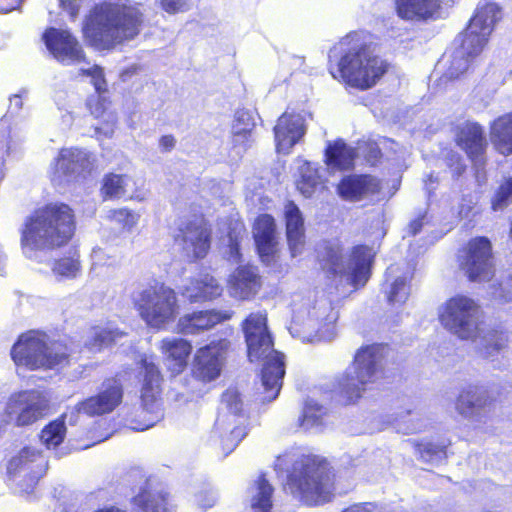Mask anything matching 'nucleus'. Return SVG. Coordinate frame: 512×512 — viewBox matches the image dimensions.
Returning <instances> with one entry per match:
<instances>
[{"label": "nucleus", "instance_id": "nucleus-1", "mask_svg": "<svg viewBox=\"0 0 512 512\" xmlns=\"http://www.w3.org/2000/svg\"><path fill=\"white\" fill-rule=\"evenodd\" d=\"M389 67L388 61L375 53L356 32L341 38L328 55L327 68L332 78L345 88L358 91L375 87Z\"/></svg>", "mask_w": 512, "mask_h": 512}, {"label": "nucleus", "instance_id": "nucleus-2", "mask_svg": "<svg viewBox=\"0 0 512 512\" xmlns=\"http://www.w3.org/2000/svg\"><path fill=\"white\" fill-rule=\"evenodd\" d=\"M144 23V14L138 5L129 0H108L92 7L81 31L89 46L109 51L137 37Z\"/></svg>", "mask_w": 512, "mask_h": 512}, {"label": "nucleus", "instance_id": "nucleus-3", "mask_svg": "<svg viewBox=\"0 0 512 512\" xmlns=\"http://www.w3.org/2000/svg\"><path fill=\"white\" fill-rule=\"evenodd\" d=\"M76 215L64 202H49L35 208L20 230L22 249L51 251L66 246L75 236Z\"/></svg>", "mask_w": 512, "mask_h": 512}, {"label": "nucleus", "instance_id": "nucleus-4", "mask_svg": "<svg viewBox=\"0 0 512 512\" xmlns=\"http://www.w3.org/2000/svg\"><path fill=\"white\" fill-rule=\"evenodd\" d=\"M267 322L265 312H252L241 323L249 360H264L261 370L263 402H271L277 398L285 375L284 355L273 349L274 342Z\"/></svg>", "mask_w": 512, "mask_h": 512}, {"label": "nucleus", "instance_id": "nucleus-5", "mask_svg": "<svg viewBox=\"0 0 512 512\" xmlns=\"http://www.w3.org/2000/svg\"><path fill=\"white\" fill-rule=\"evenodd\" d=\"M335 484L336 474L326 458L303 454L288 470L285 488L302 504L319 506L334 498Z\"/></svg>", "mask_w": 512, "mask_h": 512}, {"label": "nucleus", "instance_id": "nucleus-6", "mask_svg": "<svg viewBox=\"0 0 512 512\" xmlns=\"http://www.w3.org/2000/svg\"><path fill=\"white\" fill-rule=\"evenodd\" d=\"M385 346L383 343H372L356 350L351 363L353 374L345 371L333 384L339 404L347 406L357 403L365 392L372 390L385 378Z\"/></svg>", "mask_w": 512, "mask_h": 512}, {"label": "nucleus", "instance_id": "nucleus-7", "mask_svg": "<svg viewBox=\"0 0 512 512\" xmlns=\"http://www.w3.org/2000/svg\"><path fill=\"white\" fill-rule=\"evenodd\" d=\"M135 310L150 328L166 329L180 312L177 292L164 282L155 281L138 292L133 299Z\"/></svg>", "mask_w": 512, "mask_h": 512}, {"label": "nucleus", "instance_id": "nucleus-8", "mask_svg": "<svg viewBox=\"0 0 512 512\" xmlns=\"http://www.w3.org/2000/svg\"><path fill=\"white\" fill-rule=\"evenodd\" d=\"M478 303L465 295L449 298L438 314L440 323L452 334L463 340L476 337L478 333Z\"/></svg>", "mask_w": 512, "mask_h": 512}, {"label": "nucleus", "instance_id": "nucleus-9", "mask_svg": "<svg viewBox=\"0 0 512 512\" xmlns=\"http://www.w3.org/2000/svg\"><path fill=\"white\" fill-rule=\"evenodd\" d=\"M493 260L492 243L486 236L469 239L456 255L459 270L470 282L489 280L493 274Z\"/></svg>", "mask_w": 512, "mask_h": 512}, {"label": "nucleus", "instance_id": "nucleus-10", "mask_svg": "<svg viewBox=\"0 0 512 512\" xmlns=\"http://www.w3.org/2000/svg\"><path fill=\"white\" fill-rule=\"evenodd\" d=\"M47 397L40 391L22 390L12 393L4 409L5 422L16 427L30 426L49 413Z\"/></svg>", "mask_w": 512, "mask_h": 512}, {"label": "nucleus", "instance_id": "nucleus-11", "mask_svg": "<svg viewBox=\"0 0 512 512\" xmlns=\"http://www.w3.org/2000/svg\"><path fill=\"white\" fill-rule=\"evenodd\" d=\"M212 241V225L203 214H197L182 223L174 236V242L180 245L183 256L189 262L206 258L211 250Z\"/></svg>", "mask_w": 512, "mask_h": 512}, {"label": "nucleus", "instance_id": "nucleus-12", "mask_svg": "<svg viewBox=\"0 0 512 512\" xmlns=\"http://www.w3.org/2000/svg\"><path fill=\"white\" fill-rule=\"evenodd\" d=\"M141 375V413L148 414V423L139 425L138 430L152 427L161 417L160 400L162 393L163 375L154 357L143 355L139 360Z\"/></svg>", "mask_w": 512, "mask_h": 512}, {"label": "nucleus", "instance_id": "nucleus-13", "mask_svg": "<svg viewBox=\"0 0 512 512\" xmlns=\"http://www.w3.org/2000/svg\"><path fill=\"white\" fill-rule=\"evenodd\" d=\"M123 399L124 385L121 379L110 376L101 382L94 395L77 402L75 410L90 417L103 416L115 411Z\"/></svg>", "mask_w": 512, "mask_h": 512}, {"label": "nucleus", "instance_id": "nucleus-14", "mask_svg": "<svg viewBox=\"0 0 512 512\" xmlns=\"http://www.w3.org/2000/svg\"><path fill=\"white\" fill-rule=\"evenodd\" d=\"M230 346L229 339L219 338L199 347L192 361V377L204 384L217 379L221 374L223 360Z\"/></svg>", "mask_w": 512, "mask_h": 512}, {"label": "nucleus", "instance_id": "nucleus-15", "mask_svg": "<svg viewBox=\"0 0 512 512\" xmlns=\"http://www.w3.org/2000/svg\"><path fill=\"white\" fill-rule=\"evenodd\" d=\"M42 40L50 54L61 64L88 63L83 46L70 30L48 27L42 34Z\"/></svg>", "mask_w": 512, "mask_h": 512}, {"label": "nucleus", "instance_id": "nucleus-16", "mask_svg": "<svg viewBox=\"0 0 512 512\" xmlns=\"http://www.w3.org/2000/svg\"><path fill=\"white\" fill-rule=\"evenodd\" d=\"M454 143L474 166L486 164L488 140L484 127L475 121H466L454 129Z\"/></svg>", "mask_w": 512, "mask_h": 512}, {"label": "nucleus", "instance_id": "nucleus-17", "mask_svg": "<svg viewBox=\"0 0 512 512\" xmlns=\"http://www.w3.org/2000/svg\"><path fill=\"white\" fill-rule=\"evenodd\" d=\"M496 398L490 390L480 384L463 387L454 401L456 412L464 419L480 420L494 405Z\"/></svg>", "mask_w": 512, "mask_h": 512}, {"label": "nucleus", "instance_id": "nucleus-18", "mask_svg": "<svg viewBox=\"0 0 512 512\" xmlns=\"http://www.w3.org/2000/svg\"><path fill=\"white\" fill-rule=\"evenodd\" d=\"M45 347V332L29 330L20 334L13 344L10 356L17 366L28 370H40V364Z\"/></svg>", "mask_w": 512, "mask_h": 512}, {"label": "nucleus", "instance_id": "nucleus-19", "mask_svg": "<svg viewBox=\"0 0 512 512\" xmlns=\"http://www.w3.org/2000/svg\"><path fill=\"white\" fill-rule=\"evenodd\" d=\"M232 310L203 309L185 313L177 320L175 330L181 335H199L213 329L216 325L230 320Z\"/></svg>", "mask_w": 512, "mask_h": 512}, {"label": "nucleus", "instance_id": "nucleus-20", "mask_svg": "<svg viewBox=\"0 0 512 512\" xmlns=\"http://www.w3.org/2000/svg\"><path fill=\"white\" fill-rule=\"evenodd\" d=\"M90 157L79 148H61L52 164V173L56 179L67 182L84 178L90 172Z\"/></svg>", "mask_w": 512, "mask_h": 512}, {"label": "nucleus", "instance_id": "nucleus-21", "mask_svg": "<svg viewBox=\"0 0 512 512\" xmlns=\"http://www.w3.org/2000/svg\"><path fill=\"white\" fill-rule=\"evenodd\" d=\"M256 251L262 262L272 261L278 252L277 225L270 214H259L252 225Z\"/></svg>", "mask_w": 512, "mask_h": 512}, {"label": "nucleus", "instance_id": "nucleus-22", "mask_svg": "<svg viewBox=\"0 0 512 512\" xmlns=\"http://www.w3.org/2000/svg\"><path fill=\"white\" fill-rule=\"evenodd\" d=\"M262 287L258 267L252 264L239 265L230 274L227 288L231 297L246 301L254 298Z\"/></svg>", "mask_w": 512, "mask_h": 512}, {"label": "nucleus", "instance_id": "nucleus-23", "mask_svg": "<svg viewBox=\"0 0 512 512\" xmlns=\"http://www.w3.org/2000/svg\"><path fill=\"white\" fill-rule=\"evenodd\" d=\"M396 15L404 21L428 22L442 13V0H394Z\"/></svg>", "mask_w": 512, "mask_h": 512}, {"label": "nucleus", "instance_id": "nucleus-24", "mask_svg": "<svg viewBox=\"0 0 512 512\" xmlns=\"http://www.w3.org/2000/svg\"><path fill=\"white\" fill-rule=\"evenodd\" d=\"M381 190V181L370 174L347 175L337 184L338 195L348 201H359L368 194H379Z\"/></svg>", "mask_w": 512, "mask_h": 512}, {"label": "nucleus", "instance_id": "nucleus-25", "mask_svg": "<svg viewBox=\"0 0 512 512\" xmlns=\"http://www.w3.org/2000/svg\"><path fill=\"white\" fill-rule=\"evenodd\" d=\"M221 402L235 416L245 419L244 422L230 430L229 434L221 438V449L225 455L231 453L241 440L247 435V417L242 414L243 402L240 393L235 389H227L221 395Z\"/></svg>", "mask_w": 512, "mask_h": 512}, {"label": "nucleus", "instance_id": "nucleus-26", "mask_svg": "<svg viewBox=\"0 0 512 512\" xmlns=\"http://www.w3.org/2000/svg\"><path fill=\"white\" fill-rule=\"evenodd\" d=\"M273 131L277 148L291 149L306 133L305 120L299 113L285 111L279 116Z\"/></svg>", "mask_w": 512, "mask_h": 512}, {"label": "nucleus", "instance_id": "nucleus-27", "mask_svg": "<svg viewBox=\"0 0 512 512\" xmlns=\"http://www.w3.org/2000/svg\"><path fill=\"white\" fill-rule=\"evenodd\" d=\"M284 221L287 244L293 257L304 250L306 244L304 217L297 204L288 200L284 205Z\"/></svg>", "mask_w": 512, "mask_h": 512}, {"label": "nucleus", "instance_id": "nucleus-28", "mask_svg": "<svg viewBox=\"0 0 512 512\" xmlns=\"http://www.w3.org/2000/svg\"><path fill=\"white\" fill-rule=\"evenodd\" d=\"M490 34L467 23L464 29L455 37V57L466 63L479 56L487 46Z\"/></svg>", "mask_w": 512, "mask_h": 512}, {"label": "nucleus", "instance_id": "nucleus-29", "mask_svg": "<svg viewBox=\"0 0 512 512\" xmlns=\"http://www.w3.org/2000/svg\"><path fill=\"white\" fill-rule=\"evenodd\" d=\"M160 351L171 374L179 375L187 367L188 358L192 352V344L184 338L166 337L160 342Z\"/></svg>", "mask_w": 512, "mask_h": 512}, {"label": "nucleus", "instance_id": "nucleus-30", "mask_svg": "<svg viewBox=\"0 0 512 512\" xmlns=\"http://www.w3.org/2000/svg\"><path fill=\"white\" fill-rule=\"evenodd\" d=\"M374 255L371 248L365 244H358L352 247L349 254V283L355 290L363 288L371 277V269Z\"/></svg>", "mask_w": 512, "mask_h": 512}, {"label": "nucleus", "instance_id": "nucleus-31", "mask_svg": "<svg viewBox=\"0 0 512 512\" xmlns=\"http://www.w3.org/2000/svg\"><path fill=\"white\" fill-rule=\"evenodd\" d=\"M190 303L211 302L223 294V286L211 274L204 273L190 279L183 292Z\"/></svg>", "mask_w": 512, "mask_h": 512}, {"label": "nucleus", "instance_id": "nucleus-32", "mask_svg": "<svg viewBox=\"0 0 512 512\" xmlns=\"http://www.w3.org/2000/svg\"><path fill=\"white\" fill-rule=\"evenodd\" d=\"M43 350L40 370H52L67 366L70 363L71 349L64 340L51 339L45 333V347Z\"/></svg>", "mask_w": 512, "mask_h": 512}, {"label": "nucleus", "instance_id": "nucleus-33", "mask_svg": "<svg viewBox=\"0 0 512 512\" xmlns=\"http://www.w3.org/2000/svg\"><path fill=\"white\" fill-rule=\"evenodd\" d=\"M356 157V150L342 139L328 143L325 148V163L340 171L352 169Z\"/></svg>", "mask_w": 512, "mask_h": 512}, {"label": "nucleus", "instance_id": "nucleus-34", "mask_svg": "<svg viewBox=\"0 0 512 512\" xmlns=\"http://www.w3.org/2000/svg\"><path fill=\"white\" fill-rule=\"evenodd\" d=\"M490 139L500 154H512V112L500 115L491 123Z\"/></svg>", "mask_w": 512, "mask_h": 512}, {"label": "nucleus", "instance_id": "nucleus-35", "mask_svg": "<svg viewBox=\"0 0 512 512\" xmlns=\"http://www.w3.org/2000/svg\"><path fill=\"white\" fill-rule=\"evenodd\" d=\"M502 19V8L495 2L479 3L467 23L488 34H492L496 24Z\"/></svg>", "mask_w": 512, "mask_h": 512}, {"label": "nucleus", "instance_id": "nucleus-36", "mask_svg": "<svg viewBox=\"0 0 512 512\" xmlns=\"http://www.w3.org/2000/svg\"><path fill=\"white\" fill-rule=\"evenodd\" d=\"M44 464V457L40 450L24 447L9 460L7 470L10 474H16L20 471L35 473L42 470Z\"/></svg>", "mask_w": 512, "mask_h": 512}, {"label": "nucleus", "instance_id": "nucleus-37", "mask_svg": "<svg viewBox=\"0 0 512 512\" xmlns=\"http://www.w3.org/2000/svg\"><path fill=\"white\" fill-rule=\"evenodd\" d=\"M53 274L60 279H74L82 270L80 253L77 249H71L66 254L56 258L51 266Z\"/></svg>", "mask_w": 512, "mask_h": 512}, {"label": "nucleus", "instance_id": "nucleus-38", "mask_svg": "<svg viewBox=\"0 0 512 512\" xmlns=\"http://www.w3.org/2000/svg\"><path fill=\"white\" fill-rule=\"evenodd\" d=\"M253 489L255 493L251 498V507L254 512H271L274 488L265 473H260L257 476Z\"/></svg>", "mask_w": 512, "mask_h": 512}, {"label": "nucleus", "instance_id": "nucleus-39", "mask_svg": "<svg viewBox=\"0 0 512 512\" xmlns=\"http://www.w3.org/2000/svg\"><path fill=\"white\" fill-rule=\"evenodd\" d=\"M65 417V414L60 415L46 424L40 431V441L47 449L57 448L64 442L67 432Z\"/></svg>", "mask_w": 512, "mask_h": 512}, {"label": "nucleus", "instance_id": "nucleus-40", "mask_svg": "<svg viewBox=\"0 0 512 512\" xmlns=\"http://www.w3.org/2000/svg\"><path fill=\"white\" fill-rule=\"evenodd\" d=\"M329 417V411L315 400L305 401L303 411L299 417V423L306 429L325 426Z\"/></svg>", "mask_w": 512, "mask_h": 512}, {"label": "nucleus", "instance_id": "nucleus-41", "mask_svg": "<svg viewBox=\"0 0 512 512\" xmlns=\"http://www.w3.org/2000/svg\"><path fill=\"white\" fill-rule=\"evenodd\" d=\"M344 249L340 244L328 243L324 247L322 267L326 270L328 277H336L345 273Z\"/></svg>", "mask_w": 512, "mask_h": 512}, {"label": "nucleus", "instance_id": "nucleus-42", "mask_svg": "<svg viewBox=\"0 0 512 512\" xmlns=\"http://www.w3.org/2000/svg\"><path fill=\"white\" fill-rule=\"evenodd\" d=\"M125 335L126 333L118 328L94 327L93 333L87 342V347L93 351H101L113 346L118 339Z\"/></svg>", "mask_w": 512, "mask_h": 512}, {"label": "nucleus", "instance_id": "nucleus-43", "mask_svg": "<svg viewBox=\"0 0 512 512\" xmlns=\"http://www.w3.org/2000/svg\"><path fill=\"white\" fill-rule=\"evenodd\" d=\"M110 105L111 101L107 97L97 94L89 95L85 102V106L93 118L101 120L103 123L114 124L116 115L110 110Z\"/></svg>", "mask_w": 512, "mask_h": 512}, {"label": "nucleus", "instance_id": "nucleus-44", "mask_svg": "<svg viewBox=\"0 0 512 512\" xmlns=\"http://www.w3.org/2000/svg\"><path fill=\"white\" fill-rule=\"evenodd\" d=\"M320 184V175L316 168L311 167L309 163H305L300 167L296 188L304 197H312Z\"/></svg>", "mask_w": 512, "mask_h": 512}, {"label": "nucleus", "instance_id": "nucleus-45", "mask_svg": "<svg viewBox=\"0 0 512 512\" xmlns=\"http://www.w3.org/2000/svg\"><path fill=\"white\" fill-rule=\"evenodd\" d=\"M411 443L419 457L425 462L446 459L447 448L450 445V442L436 443L432 441L418 440H414Z\"/></svg>", "mask_w": 512, "mask_h": 512}, {"label": "nucleus", "instance_id": "nucleus-46", "mask_svg": "<svg viewBox=\"0 0 512 512\" xmlns=\"http://www.w3.org/2000/svg\"><path fill=\"white\" fill-rule=\"evenodd\" d=\"M126 193V176L107 173L103 176L100 194L103 200L117 199Z\"/></svg>", "mask_w": 512, "mask_h": 512}, {"label": "nucleus", "instance_id": "nucleus-47", "mask_svg": "<svg viewBox=\"0 0 512 512\" xmlns=\"http://www.w3.org/2000/svg\"><path fill=\"white\" fill-rule=\"evenodd\" d=\"M411 276L404 274L396 277L391 283L389 290L386 292L387 301L390 304H403L406 302L410 291Z\"/></svg>", "mask_w": 512, "mask_h": 512}, {"label": "nucleus", "instance_id": "nucleus-48", "mask_svg": "<svg viewBox=\"0 0 512 512\" xmlns=\"http://www.w3.org/2000/svg\"><path fill=\"white\" fill-rule=\"evenodd\" d=\"M509 345V331L503 326L491 328L485 336V349L487 353L500 352Z\"/></svg>", "mask_w": 512, "mask_h": 512}, {"label": "nucleus", "instance_id": "nucleus-49", "mask_svg": "<svg viewBox=\"0 0 512 512\" xmlns=\"http://www.w3.org/2000/svg\"><path fill=\"white\" fill-rule=\"evenodd\" d=\"M131 504L135 512H160L157 499L145 488L131 499Z\"/></svg>", "mask_w": 512, "mask_h": 512}, {"label": "nucleus", "instance_id": "nucleus-50", "mask_svg": "<svg viewBox=\"0 0 512 512\" xmlns=\"http://www.w3.org/2000/svg\"><path fill=\"white\" fill-rule=\"evenodd\" d=\"M255 127L251 116L248 112H237L235 116V123L233 125V135L246 142L250 139L252 131Z\"/></svg>", "mask_w": 512, "mask_h": 512}, {"label": "nucleus", "instance_id": "nucleus-51", "mask_svg": "<svg viewBox=\"0 0 512 512\" xmlns=\"http://www.w3.org/2000/svg\"><path fill=\"white\" fill-rule=\"evenodd\" d=\"M107 218L124 229L132 228L138 221V215L126 207L109 210Z\"/></svg>", "mask_w": 512, "mask_h": 512}, {"label": "nucleus", "instance_id": "nucleus-52", "mask_svg": "<svg viewBox=\"0 0 512 512\" xmlns=\"http://www.w3.org/2000/svg\"><path fill=\"white\" fill-rule=\"evenodd\" d=\"M445 165L449 169L454 180H458L462 177L467 170V165L465 164L463 157L454 150H450L446 154Z\"/></svg>", "mask_w": 512, "mask_h": 512}, {"label": "nucleus", "instance_id": "nucleus-53", "mask_svg": "<svg viewBox=\"0 0 512 512\" xmlns=\"http://www.w3.org/2000/svg\"><path fill=\"white\" fill-rule=\"evenodd\" d=\"M512 197V177H508L497 188L492 198V208L497 210L509 204V199Z\"/></svg>", "mask_w": 512, "mask_h": 512}, {"label": "nucleus", "instance_id": "nucleus-54", "mask_svg": "<svg viewBox=\"0 0 512 512\" xmlns=\"http://www.w3.org/2000/svg\"><path fill=\"white\" fill-rule=\"evenodd\" d=\"M365 161L372 167L378 166L383 160V152L375 141H368L363 147Z\"/></svg>", "mask_w": 512, "mask_h": 512}, {"label": "nucleus", "instance_id": "nucleus-55", "mask_svg": "<svg viewBox=\"0 0 512 512\" xmlns=\"http://www.w3.org/2000/svg\"><path fill=\"white\" fill-rule=\"evenodd\" d=\"M160 8L169 15L185 13L190 10V0H159Z\"/></svg>", "mask_w": 512, "mask_h": 512}, {"label": "nucleus", "instance_id": "nucleus-56", "mask_svg": "<svg viewBox=\"0 0 512 512\" xmlns=\"http://www.w3.org/2000/svg\"><path fill=\"white\" fill-rule=\"evenodd\" d=\"M91 77V84L97 95H103L108 92V84L105 78L104 69L99 66L96 72Z\"/></svg>", "mask_w": 512, "mask_h": 512}, {"label": "nucleus", "instance_id": "nucleus-57", "mask_svg": "<svg viewBox=\"0 0 512 512\" xmlns=\"http://www.w3.org/2000/svg\"><path fill=\"white\" fill-rule=\"evenodd\" d=\"M60 7L68 13L70 18L74 20L80 11V5L77 0H59Z\"/></svg>", "mask_w": 512, "mask_h": 512}, {"label": "nucleus", "instance_id": "nucleus-58", "mask_svg": "<svg viewBox=\"0 0 512 512\" xmlns=\"http://www.w3.org/2000/svg\"><path fill=\"white\" fill-rule=\"evenodd\" d=\"M176 146V138L172 134L162 135L159 138V147L162 152H170Z\"/></svg>", "mask_w": 512, "mask_h": 512}, {"label": "nucleus", "instance_id": "nucleus-59", "mask_svg": "<svg viewBox=\"0 0 512 512\" xmlns=\"http://www.w3.org/2000/svg\"><path fill=\"white\" fill-rule=\"evenodd\" d=\"M424 218H425V215H420L410 221V223L408 225L409 235L415 236L421 232L423 225H424Z\"/></svg>", "mask_w": 512, "mask_h": 512}, {"label": "nucleus", "instance_id": "nucleus-60", "mask_svg": "<svg viewBox=\"0 0 512 512\" xmlns=\"http://www.w3.org/2000/svg\"><path fill=\"white\" fill-rule=\"evenodd\" d=\"M342 512H373L369 503H356L342 510Z\"/></svg>", "mask_w": 512, "mask_h": 512}, {"label": "nucleus", "instance_id": "nucleus-61", "mask_svg": "<svg viewBox=\"0 0 512 512\" xmlns=\"http://www.w3.org/2000/svg\"><path fill=\"white\" fill-rule=\"evenodd\" d=\"M100 65L98 64H94L93 66H91L90 68H82L79 70V75L80 76H84V77H92L94 76L93 74L96 72V70L98 69Z\"/></svg>", "mask_w": 512, "mask_h": 512}, {"label": "nucleus", "instance_id": "nucleus-62", "mask_svg": "<svg viewBox=\"0 0 512 512\" xmlns=\"http://www.w3.org/2000/svg\"><path fill=\"white\" fill-rule=\"evenodd\" d=\"M497 299L500 304H505L512 301V294L508 295L503 290H501V292L497 296Z\"/></svg>", "mask_w": 512, "mask_h": 512}, {"label": "nucleus", "instance_id": "nucleus-63", "mask_svg": "<svg viewBox=\"0 0 512 512\" xmlns=\"http://www.w3.org/2000/svg\"><path fill=\"white\" fill-rule=\"evenodd\" d=\"M231 249H232V251H235L237 258L240 259L241 254L239 252V245L237 243H235L231 246Z\"/></svg>", "mask_w": 512, "mask_h": 512}, {"label": "nucleus", "instance_id": "nucleus-64", "mask_svg": "<svg viewBox=\"0 0 512 512\" xmlns=\"http://www.w3.org/2000/svg\"><path fill=\"white\" fill-rule=\"evenodd\" d=\"M509 238L512 241V218H511V222H510Z\"/></svg>", "mask_w": 512, "mask_h": 512}]
</instances>
